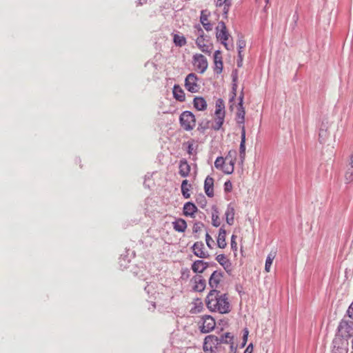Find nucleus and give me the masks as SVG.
<instances>
[{"mask_svg":"<svg viewBox=\"0 0 353 353\" xmlns=\"http://www.w3.org/2000/svg\"><path fill=\"white\" fill-rule=\"evenodd\" d=\"M172 225L173 228L179 232H183L187 228V223L183 219H178L175 220L172 222Z\"/></svg>","mask_w":353,"mask_h":353,"instance_id":"23","label":"nucleus"},{"mask_svg":"<svg viewBox=\"0 0 353 353\" xmlns=\"http://www.w3.org/2000/svg\"><path fill=\"white\" fill-rule=\"evenodd\" d=\"M233 339V336L230 332H226L221 335L220 337H218L219 345L221 343L230 344L232 351H233L234 349Z\"/></svg>","mask_w":353,"mask_h":353,"instance_id":"20","label":"nucleus"},{"mask_svg":"<svg viewBox=\"0 0 353 353\" xmlns=\"http://www.w3.org/2000/svg\"><path fill=\"white\" fill-rule=\"evenodd\" d=\"M195 28H196V34L198 36L197 38H204V32L200 26H196Z\"/></svg>","mask_w":353,"mask_h":353,"instance_id":"42","label":"nucleus"},{"mask_svg":"<svg viewBox=\"0 0 353 353\" xmlns=\"http://www.w3.org/2000/svg\"><path fill=\"white\" fill-rule=\"evenodd\" d=\"M232 96L230 99V102L234 101V98L236 97V95L237 79H238L236 70H234L232 72Z\"/></svg>","mask_w":353,"mask_h":353,"instance_id":"27","label":"nucleus"},{"mask_svg":"<svg viewBox=\"0 0 353 353\" xmlns=\"http://www.w3.org/2000/svg\"><path fill=\"white\" fill-rule=\"evenodd\" d=\"M194 107L200 111L205 110L207 108V103L202 97H196L193 100Z\"/></svg>","mask_w":353,"mask_h":353,"instance_id":"22","label":"nucleus"},{"mask_svg":"<svg viewBox=\"0 0 353 353\" xmlns=\"http://www.w3.org/2000/svg\"><path fill=\"white\" fill-rule=\"evenodd\" d=\"M207 307L212 312L228 314L231 310L227 294H221L220 291L213 289L210 291L205 299Z\"/></svg>","mask_w":353,"mask_h":353,"instance_id":"1","label":"nucleus"},{"mask_svg":"<svg viewBox=\"0 0 353 353\" xmlns=\"http://www.w3.org/2000/svg\"><path fill=\"white\" fill-rule=\"evenodd\" d=\"M203 325L201 327L202 333H208L214 329L216 325L215 320L210 315L203 316Z\"/></svg>","mask_w":353,"mask_h":353,"instance_id":"8","label":"nucleus"},{"mask_svg":"<svg viewBox=\"0 0 353 353\" xmlns=\"http://www.w3.org/2000/svg\"><path fill=\"white\" fill-rule=\"evenodd\" d=\"M237 66L241 67L242 66V62H241V59L239 58L237 60Z\"/></svg>","mask_w":353,"mask_h":353,"instance_id":"62","label":"nucleus"},{"mask_svg":"<svg viewBox=\"0 0 353 353\" xmlns=\"http://www.w3.org/2000/svg\"><path fill=\"white\" fill-rule=\"evenodd\" d=\"M225 164V159L222 157L216 158L214 162V166L217 169H223Z\"/></svg>","mask_w":353,"mask_h":353,"instance_id":"34","label":"nucleus"},{"mask_svg":"<svg viewBox=\"0 0 353 353\" xmlns=\"http://www.w3.org/2000/svg\"><path fill=\"white\" fill-rule=\"evenodd\" d=\"M347 165L353 168V154H351L350 157L349 163H348Z\"/></svg>","mask_w":353,"mask_h":353,"instance_id":"57","label":"nucleus"},{"mask_svg":"<svg viewBox=\"0 0 353 353\" xmlns=\"http://www.w3.org/2000/svg\"><path fill=\"white\" fill-rule=\"evenodd\" d=\"M188 149H187V152L189 154H193V150H194V147H193V143H192V142H188Z\"/></svg>","mask_w":353,"mask_h":353,"instance_id":"47","label":"nucleus"},{"mask_svg":"<svg viewBox=\"0 0 353 353\" xmlns=\"http://www.w3.org/2000/svg\"><path fill=\"white\" fill-rule=\"evenodd\" d=\"M221 170L224 172V173L227 174H230L234 172L233 166L229 165H224L223 169Z\"/></svg>","mask_w":353,"mask_h":353,"instance_id":"39","label":"nucleus"},{"mask_svg":"<svg viewBox=\"0 0 353 353\" xmlns=\"http://www.w3.org/2000/svg\"><path fill=\"white\" fill-rule=\"evenodd\" d=\"M151 289H153V287H152V286H150V285H148L147 286H145V291L148 294L152 293V292H151Z\"/></svg>","mask_w":353,"mask_h":353,"instance_id":"56","label":"nucleus"},{"mask_svg":"<svg viewBox=\"0 0 353 353\" xmlns=\"http://www.w3.org/2000/svg\"><path fill=\"white\" fill-rule=\"evenodd\" d=\"M210 265L211 266H216V263L212 262V263H210Z\"/></svg>","mask_w":353,"mask_h":353,"instance_id":"63","label":"nucleus"},{"mask_svg":"<svg viewBox=\"0 0 353 353\" xmlns=\"http://www.w3.org/2000/svg\"><path fill=\"white\" fill-rule=\"evenodd\" d=\"M238 57L241 59V62H243V54H242V50H238Z\"/></svg>","mask_w":353,"mask_h":353,"instance_id":"59","label":"nucleus"},{"mask_svg":"<svg viewBox=\"0 0 353 353\" xmlns=\"http://www.w3.org/2000/svg\"><path fill=\"white\" fill-rule=\"evenodd\" d=\"M231 247L232 249H236V243L235 241V236L232 235L231 238Z\"/></svg>","mask_w":353,"mask_h":353,"instance_id":"52","label":"nucleus"},{"mask_svg":"<svg viewBox=\"0 0 353 353\" xmlns=\"http://www.w3.org/2000/svg\"><path fill=\"white\" fill-rule=\"evenodd\" d=\"M173 96L179 101H184L185 99V93L179 85H174L173 88Z\"/></svg>","mask_w":353,"mask_h":353,"instance_id":"24","label":"nucleus"},{"mask_svg":"<svg viewBox=\"0 0 353 353\" xmlns=\"http://www.w3.org/2000/svg\"><path fill=\"white\" fill-rule=\"evenodd\" d=\"M245 126H241V143L239 146V156L241 163H243L245 158Z\"/></svg>","mask_w":353,"mask_h":353,"instance_id":"11","label":"nucleus"},{"mask_svg":"<svg viewBox=\"0 0 353 353\" xmlns=\"http://www.w3.org/2000/svg\"><path fill=\"white\" fill-rule=\"evenodd\" d=\"M205 242H206L207 246L209 248L212 249V245L214 243V240L212 239L211 236L208 232L205 234Z\"/></svg>","mask_w":353,"mask_h":353,"instance_id":"37","label":"nucleus"},{"mask_svg":"<svg viewBox=\"0 0 353 353\" xmlns=\"http://www.w3.org/2000/svg\"><path fill=\"white\" fill-rule=\"evenodd\" d=\"M226 231L223 228L219 229V235L217 238V245L220 248H225L226 246L225 242Z\"/></svg>","mask_w":353,"mask_h":353,"instance_id":"25","label":"nucleus"},{"mask_svg":"<svg viewBox=\"0 0 353 353\" xmlns=\"http://www.w3.org/2000/svg\"><path fill=\"white\" fill-rule=\"evenodd\" d=\"M203 266L204 267L203 268L205 270L210 266V263L203 261Z\"/></svg>","mask_w":353,"mask_h":353,"instance_id":"60","label":"nucleus"},{"mask_svg":"<svg viewBox=\"0 0 353 353\" xmlns=\"http://www.w3.org/2000/svg\"><path fill=\"white\" fill-rule=\"evenodd\" d=\"M204 341L205 343H208L210 345V353H212L214 351V349L218 348V345H219V342L218 339V336L215 335H208L205 336Z\"/></svg>","mask_w":353,"mask_h":353,"instance_id":"16","label":"nucleus"},{"mask_svg":"<svg viewBox=\"0 0 353 353\" xmlns=\"http://www.w3.org/2000/svg\"><path fill=\"white\" fill-rule=\"evenodd\" d=\"M232 189V183L230 181H227L224 183V191L225 192H230Z\"/></svg>","mask_w":353,"mask_h":353,"instance_id":"41","label":"nucleus"},{"mask_svg":"<svg viewBox=\"0 0 353 353\" xmlns=\"http://www.w3.org/2000/svg\"><path fill=\"white\" fill-rule=\"evenodd\" d=\"M224 118L225 116H215L214 125L212 126L214 130H219L221 128Z\"/></svg>","mask_w":353,"mask_h":353,"instance_id":"32","label":"nucleus"},{"mask_svg":"<svg viewBox=\"0 0 353 353\" xmlns=\"http://www.w3.org/2000/svg\"><path fill=\"white\" fill-rule=\"evenodd\" d=\"M173 42L176 46L182 47L186 44V39L183 35L174 34Z\"/></svg>","mask_w":353,"mask_h":353,"instance_id":"31","label":"nucleus"},{"mask_svg":"<svg viewBox=\"0 0 353 353\" xmlns=\"http://www.w3.org/2000/svg\"><path fill=\"white\" fill-rule=\"evenodd\" d=\"M142 4H143V3L141 2V1L139 0V1L137 2V5L139 6V5H142Z\"/></svg>","mask_w":353,"mask_h":353,"instance_id":"64","label":"nucleus"},{"mask_svg":"<svg viewBox=\"0 0 353 353\" xmlns=\"http://www.w3.org/2000/svg\"><path fill=\"white\" fill-rule=\"evenodd\" d=\"M191 185L188 184V180H183L181 183V193L185 199H188L190 196V194L189 193L190 187Z\"/></svg>","mask_w":353,"mask_h":353,"instance_id":"30","label":"nucleus"},{"mask_svg":"<svg viewBox=\"0 0 353 353\" xmlns=\"http://www.w3.org/2000/svg\"><path fill=\"white\" fill-rule=\"evenodd\" d=\"M338 332L343 338H349L353 334V322L343 319L339 326Z\"/></svg>","mask_w":353,"mask_h":353,"instance_id":"4","label":"nucleus"},{"mask_svg":"<svg viewBox=\"0 0 353 353\" xmlns=\"http://www.w3.org/2000/svg\"><path fill=\"white\" fill-rule=\"evenodd\" d=\"M201 200L204 202V203L203 205H201V207L203 208L205 205V203H206L205 199L204 196H201Z\"/></svg>","mask_w":353,"mask_h":353,"instance_id":"61","label":"nucleus"},{"mask_svg":"<svg viewBox=\"0 0 353 353\" xmlns=\"http://www.w3.org/2000/svg\"><path fill=\"white\" fill-rule=\"evenodd\" d=\"M327 135V132L326 130H320L319 131V140L322 143L323 141H325V137H326Z\"/></svg>","mask_w":353,"mask_h":353,"instance_id":"44","label":"nucleus"},{"mask_svg":"<svg viewBox=\"0 0 353 353\" xmlns=\"http://www.w3.org/2000/svg\"><path fill=\"white\" fill-rule=\"evenodd\" d=\"M194 281V285L193 287V290L196 292H202L205 290L206 286L205 280L202 277V276H195L192 279Z\"/></svg>","mask_w":353,"mask_h":353,"instance_id":"15","label":"nucleus"},{"mask_svg":"<svg viewBox=\"0 0 353 353\" xmlns=\"http://www.w3.org/2000/svg\"><path fill=\"white\" fill-rule=\"evenodd\" d=\"M225 110H220V109H217V108L215 110V112H214L215 116H225Z\"/></svg>","mask_w":353,"mask_h":353,"instance_id":"49","label":"nucleus"},{"mask_svg":"<svg viewBox=\"0 0 353 353\" xmlns=\"http://www.w3.org/2000/svg\"><path fill=\"white\" fill-rule=\"evenodd\" d=\"M216 260L218 263L224 268V270L230 273L232 271V263L229 259H228L225 254H221L216 256Z\"/></svg>","mask_w":353,"mask_h":353,"instance_id":"12","label":"nucleus"},{"mask_svg":"<svg viewBox=\"0 0 353 353\" xmlns=\"http://www.w3.org/2000/svg\"><path fill=\"white\" fill-rule=\"evenodd\" d=\"M238 49L242 50L245 47V41L243 39H239L237 41Z\"/></svg>","mask_w":353,"mask_h":353,"instance_id":"46","label":"nucleus"},{"mask_svg":"<svg viewBox=\"0 0 353 353\" xmlns=\"http://www.w3.org/2000/svg\"><path fill=\"white\" fill-rule=\"evenodd\" d=\"M243 92L240 94L239 97V103L237 106V112L236 116V121L237 123L241 126H245V109L243 105Z\"/></svg>","mask_w":353,"mask_h":353,"instance_id":"6","label":"nucleus"},{"mask_svg":"<svg viewBox=\"0 0 353 353\" xmlns=\"http://www.w3.org/2000/svg\"><path fill=\"white\" fill-rule=\"evenodd\" d=\"M212 212V224L214 227H219L221 225L219 220V212L216 206L213 205Z\"/></svg>","mask_w":353,"mask_h":353,"instance_id":"26","label":"nucleus"},{"mask_svg":"<svg viewBox=\"0 0 353 353\" xmlns=\"http://www.w3.org/2000/svg\"><path fill=\"white\" fill-rule=\"evenodd\" d=\"M194 64L200 73H203L208 68L207 59L201 54H196L193 57Z\"/></svg>","mask_w":353,"mask_h":353,"instance_id":"7","label":"nucleus"},{"mask_svg":"<svg viewBox=\"0 0 353 353\" xmlns=\"http://www.w3.org/2000/svg\"><path fill=\"white\" fill-rule=\"evenodd\" d=\"M253 350L252 344L250 343L248 345V346L246 347L243 353H252Z\"/></svg>","mask_w":353,"mask_h":353,"instance_id":"54","label":"nucleus"},{"mask_svg":"<svg viewBox=\"0 0 353 353\" xmlns=\"http://www.w3.org/2000/svg\"><path fill=\"white\" fill-rule=\"evenodd\" d=\"M235 210L232 203H229L225 212V220L229 225L234 224Z\"/></svg>","mask_w":353,"mask_h":353,"instance_id":"17","label":"nucleus"},{"mask_svg":"<svg viewBox=\"0 0 353 353\" xmlns=\"http://www.w3.org/2000/svg\"><path fill=\"white\" fill-rule=\"evenodd\" d=\"M208 123L203 125V123L199 124L197 130L201 132H203L208 128Z\"/></svg>","mask_w":353,"mask_h":353,"instance_id":"48","label":"nucleus"},{"mask_svg":"<svg viewBox=\"0 0 353 353\" xmlns=\"http://www.w3.org/2000/svg\"><path fill=\"white\" fill-rule=\"evenodd\" d=\"M179 174L183 177H186L190 172V166L186 159H183L179 161Z\"/></svg>","mask_w":353,"mask_h":353,"instance_id":"19","label":"nucleus"},{"mask_svg":"<svg viewBox=\"0 0 353 353\" xmlns=\"http://www.w3.org/2000/svg\"><path fill=\"white\" fill-rule=\"evenodd\" d=\"M230 2V0H217L216 6H222L224 3Z\"/></svg>","mask_w":353,"mask_h":353,"instance_id":"55","label":"nucleus"},{"mask_svg":"<svg viewBox=\"0 0 353 353\" xmlns=\"http://www.w3.org/2000/svg\"><path fill=\"white\" fill-rule=\"evenodd\" d=\"M345 179L347 183H350L353 181V168L347 165L345 174Z\"/></svg>","mask_w":353,"mask_h":353,"instance_id":"33","label":"nucleus"},{"mask_svg":"<svg viewBox=\"0 0 353 353\" xmlns=\"http://www.w3.org/2000/svg\"><path fill=\"white\" fill-rule=\"evenodd\" d=\"M236 150H230L228 152L227 156L225 157V160L228 161V160H230L231 159H236Z\"/></svg>","mask_w":353,"mask_h":353,"instance_id":"38","label":"nucleus"},{"mask_svg":"<svg viewBox=\"0 0 353 353\" xmlns=\"http://www.w3.org/2000/svg\"><path fill=\"white\" fill-rule=\"evenodd\" d=\"M275 256H276L275 252H271L267 256V258L265 260V271L266 272H269L270 271V268H271V265L272 264L273 260L274 259Z\"/></svg>","mask_w":353,"mask_h":353,"instance_id":"29","label":"nucleus"},{"mask_svg":"<svg viewBox=\"0 0 353 353\" xmlns=\"http://www.w3.org/2000/svg\"><path fill=\"white\" fill-rule=\"evenodd\" d=\"M347 314L350 318L353 319V302L351 303L347 310Z\"/></svg>","mask_w":353,"mask_h":353,"instance_id":"50","label":"nucleus"},{"mask_svg":"<svg viewBox=\"0 0 353 353\" xmlns=\"http://www.w3.org/2000/svg\"><path fill=\"white\" fill-rule=\"evenodd\" d=\"M229 161V165H232L233 166V168L234 169V164H235V161H236V159H230V160H228Z\"/></svg>","mask_w":353,"mask_h":353,"instance_id":"58","label":"nucleus"},{"mask_svg":"<svg viewBox=\"0 0 353 353\" xmlns=\"http://www.w3.org/2000/svg\"><path fill=\"white\" fill-rule=\"evenodd\" d=\"M179 123L183 130L190 131L196 125L195 116L190 111H183L179 117Z\"/></svg>","mask_w":353,"mask_h":353,"instance_id":"2","label":"nucleus"},{"mask_svg":"<svg viewBox=\"0 0 353 353\" xmlns=\"http://www.w3.org/2000/svg\"><path fill=\"white\" fill-rule=\"evenodd\" d=\"M203 349L205 353H210V345L208 343H205V341L203 342Z\"/></svg>","mask_w":353,"mask_h":353,"instance_id":"51","label":"nucleus"},{"mask_svg":"<svg viewBox=\"0 0 353 353\" xmlns=\"http://www.w3.org/2000/svg\"><path fill=\"white\" fill-rule=\"evenodd\" d=\"M195 256L201 259H206L210 256L208 252H204V244L202 241H196L192 247Z\"/></svg>","mask_w":353,"mask_h":353,"instance_id":"9","label":"nucleus"},{"mask_svg":"<svg viewBox=\"0 0 353 353\" xmlns=\"http://www.w3.org/2000/svg\"><path fill=\"white\" fill-rule=\"evenodd\" d=\"M223 14L227 15L229 12V8L231 6V2H227L223 3Z\"/></svg>","mask_w":353,"mask_h":353,"instance_id":"45","label":"nucleus"},{"mask_svg":"<svg viewBox=\"0 0 353 353\" xmlns=\"http://www.w3.org/2000/svg\"><path fill=\"white\" fill-rule=\"evenodd\" d=\"M225 110V103L222 99H219L216 101V109Z\"/></svg>","mask_w":353,"mask_h":353,"instance_id":"40","label":"nucleus"},{"mask_svg":"<svg viewBox=\"0 0 353 353\" xmlns=\"http://www.w3.org/2000/svg\"><path fill=\"white\" fill-rule=\"evenodd\" d=\"M209 12L206 10H203L201 12L200 22L207 31L212 30V24L208 21Z\"/></svg>","mask_w":353,"mask_h":353,"instance_id":"18","label":"nucleus"},{"mask_svg":"<svg viewBox=\"0 0 353 353\" xmlns=\"http://www.w3.org/2000/svg\"><path fill=\"white\" fill-rule=\"evenodd\" d=\"M196 43L203 52L210 53L212 46L211 44L205 43V38H197L196 39Z\"/></svg>","mask_w":353,"mask_h":353,"instance_id":"21","label":"nucleus"},{"mask_svg":"<svg viewBox=\"0 0 353 353\" xmlns=\"http://www.w3.org/2000/svg\"><path fill=\"white\" fill-rule=\"evenodd\" d=\"M216 37L217 39L225 46L227 50H230L226 41L228 39L229 33L226 26L223 21H220L216 28Z\"/></svg>","mask_w":353,"mask_h":353,"instance_id":"3","label":"nucleus"},{"mask_svg":"<svg viewBox=\"0 0 353 353\" xmlns=\"http://www.w3.org/2000/svg\"><path fill=\"white\" fill-rule=\"evenodd\" d=\"M223 277V272L221 271L215 270L212 273L208 282L212 290H216Z\"/></svg>","mask_w":353,"mask_h":353,"instance_id":"10","label":"nucleus"},{"mask_svg":"<svg viewBox=\"0 0 353 353\" xmlns=\"http://www.w3.org/2000/svg\"><path fill=\"white\" fill-rule=\"evenodd\" d=\"M197 77L194 73L189 74L185 80V88L190 92L194 93L198 91L199 85L197 84Z\"/></svg>","mask_w":353,"mask_h":353,"instance_id":"5","label":"nucleus"},{"mask_svg":"<svg viewBox=\"0 0 353 353\" xmlns=\"http://www.w3.org/2000/svg\"><path fill=\"white\" fill-rule=\"evenodd\" d=\"M219 60V61H223L220 50H216L214 54V62L218 61Z\"/></svg>","mask_w":353,"mask_h":353,"instance_id":"43","label":"nucleus"},{"mask_svg":"<svg viewBox=\"0 0 353 353\" xmlns=\"http://www.w3.org/2000/svg\"><path fill=\"white\" fill-rule=\"evenodd\" d=\"M197 207L192 202H187L183 205V212L185 216L194 217Z\"/></svg>","mask_w":353,"mask_h":353,"instance_id":"14","label":"nucleus"},{"mask_svg":"<svg viewBox=\"0 0 353 353\" xmlns=\"http://www.w3.org/2000/svg\"><path fill=\"white\" fill-rule=\"evenodd\" d=\"M205 192L209 197L214 196V179L212 177L208 176L204 182Z\"/></svg>","mask_w":353,"mask_h":353,"instance_id":"13","label":"nucleus"},{"mask_svg":"<svg viewBox=\"0 0 353 353\" xmlns=\"http://www.w3.org/2000/svg\"><path fill=\"white\" fill-rule=\"evenodd\" d=\"M203 260H196L192 265V270L195 273H203L205 270L203 266Z\"/></svg>","mask_w":353,"mask_h":353,"instance_id":"28","label":"nucleus"},{"mask_svg":"<svg viewBox=\"0 0 353 353\" xmlns=\"http://www.w3.org/2000/svg\"><path fill=\"white\" fill-rule=\"evenodd\" d=\"M248 331L247 329L245 330V332H244V334H243V346H244L246 343V341H247V339H248Z\"/></svg>","mask_w":353,"mask_h":353,"instance_id":"53","label":"nucleus"},{"mask_svg":"<svg viewBox=\"0 0 353 353\" xmlns=\"http://www.w3.org/2000/svg\"><path fill=\"white\" fill-rule=\"evenodd\" d=\"M214 72L216 74H221L223 71V61L214 62Z\"/></svg>","mask_w":353,"mask_h":353,"instance_id":"35","label":"nucleus"},{"mask_svg":"<svg viewBox=\"0 0 353 353\" xmlns=\"http://www.w3.org/2000/svg\"><path fill=\"white\" fill-rule=\"evenodd\" d=\"M204 226L203 223L201 222H196L193 225V232L198 233L201 230V228Z\"/></svg>","mask_w":353,"mask_h":353,"instance_id":"36","label":"nucleus"}]
</instances>
